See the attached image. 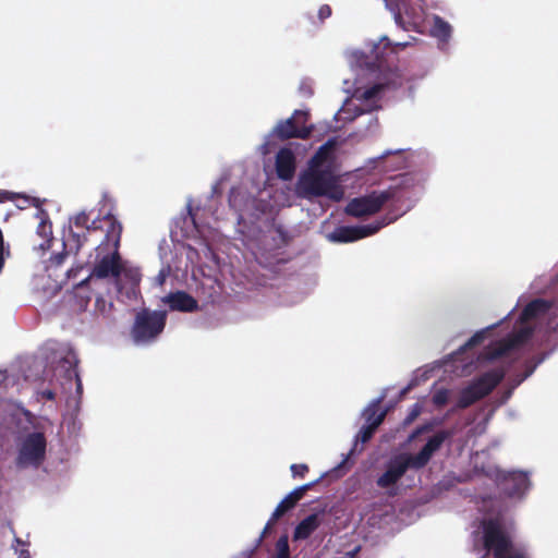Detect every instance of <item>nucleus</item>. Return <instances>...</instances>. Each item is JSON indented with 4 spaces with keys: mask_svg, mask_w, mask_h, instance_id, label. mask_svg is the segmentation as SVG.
Masks as SVG:
<instances>
[{
    "mask_svg": "<svg viewBox=\"0 0 558 558\" xmlns=\"http://www.w3.org/2000/svg\"><path fill=\"white\" fill-rule=\"evenodd\" d=\"M332 145L333 143L329 141L320 146L312 158L310 168L300 175L296 183L299 196L307 199L325 196L335 202L342 199L344 191L338 183L337 177L329 168L318 167Z\"/></svg>",
    "mask_w": 558,
    "mask_h": 558,
    "instance_id": "obj_1",
    "label": "nucleus"
},
{
    "mask_svg": "<svg viewBox=\"0 0 558 558\" xmlns=\"http://www.w3.org/2000/svg\"><path fill=\"white\" fill-rule=\"evenodd\" d=\"M450 437L451 433L449 430H439L427 440L416 454H401L392 459L388 463L387 470L377 478V486L388 488L397 484L409 468L422 469L426 466L433 454Z\"/></svg>",
    "mask_w": 558,
    "mask_h": 558,
    "instance_id": "obj_2",
    "label": "nucleus"
},
{
    "mask_svg": "<svg viewBox=\"0 0 558 558\" xmlns=\"http://www.w3.org/2000/svg\"><path fill=\"white\" fill-rule=\"evenodd\" d=\"M483 546L494 558H529L523 546H517L498 519L482 521Z\"/></svg>",
    "mask_w": 558,
    "mask_h": 558,
    "instance_id": "obj_3",
    "label": "nucleus"
},
{
    "mask_svg": "<svg viewBox=\"0 0 558 558\" xmlns=\"http://www.w3.org/2000/svg\"><path fill=\"white\" fill-rule=\"evenodd\" d=\"M505 375L504 368H495L472 380L460 391L456 409H466L488 396L502 381Z\"/></svg>",
    "mask_w": 558,
    "mask_h": 558,
    "instance_id": "obj_4",
    "label": "nucleus"
},
{
    "mask_svg": "<svg viewBox=\"0 0 558 558\" xmlns=\"http://www.w3.org/2000/svg\"><path fill=\"white\" fill-rule=\"evenodd\" d=\"M399 186H390L381 192L373 191L365 196L351 199L345 207V213L356 218L374 215L378 213L388 201L399 198Z\"/></svg>",
    "mask_w": 558,
    "mask_h": 558,
    "instance_id": "obj_5",
    "label": "nucleus"
},
{
    "mask_svg": "<svg viewBox=\"0 0 558 558\" xmlns=\"http://www.w3.org/2000/svg\"><path fill=\"white\" fill-rule=\"evenodd\" d=\"M167 314L162 311L142 310L136 314L132 336L137 342L155 340L165 329Z\"/></svg>",
    "mask_w": 558,
    "mask_h": 558,
    "instance_id": "obj_6",
    "label": "nucleus"
},
{
    "mask_svg": "<svg viewBox=\"0 0 558 558\" xmlns=\"http://www.w3.org/2000/svg\"><path fill=\"white\" fill-rule=\"evenodd\" d=\"M46 447L47 440L44 433L34 432L28 434L19 450L16 464L20 468L39 466L45 460Z\"/></svg>",
    "mask_w": 558,
    "mask_h": 558,
    "instance_id": "obj_7",
    "label": "nucleus"
},
{
    "mask_svg": "<svg viewBox=\"0 0 558 558\" xmlns=\"http://www.w3.org/2000/svg\"><path fill=\"white\" fill-rule=\"evenodd\" d=\"M70 223L75 228L81 229L82 232H76L70 227L69 235L64 241V246L69 247V252L77 254L82 246L87 242V234L90 231L102 229L99 218L94 219L89 223V215L86 211H80L70 219Z\"/></svg>",
    "mask_w": 558,
    "mask_h": 558,
    "instance_id": "obj_8",
    "label": "nucleus"
},
{
    "mask_svg": "<svg viewBox=\"0 0 558 558\" xmlns=\"http://www.w3.org/2000/svg\"><path fill=\"white\" fill-rule=\"evenodd\" d=\"M307 113L295 110L292 117L284 121H280L276 126V134L280 140L310 137L313 126H306Z\"/></svg>",
    "mask_w": 558,
    "mask_h": 558,
    "instance_id": "obj_9",
    "label": "nucleus"
},
{
    "mask_svg": "<svg viewBox=\"0 0 558 558\" xmlns=\"http://www.w3.org/2000/svg\"><path fill=\"white\" fill-rule=\"evenodd\" d=\"M111 250V252H107L95 263L88 276L90 280L93 278L106 279L109 277L118 279L122 275L123 265L119 248Z\"/></svg>",
    "mask_w": 558,
    "mask_h": 558,
    "instance_id": "obj_10",
    "label": "nucleus"
},
{
    "mask_svg": "<svg viewBox=\"0 0 558 558\" xmlns=\"http://www.w3.org/2000/svg\"><path fill=\"white\" fill-rule=\"evenodd\" d=\"M319 482L318 480H315L313 482L306 483L294 490H292L290 494H288L276 507L274 510L270 519L266 523L263 535L267 534L269 530L275 525V523L288 511L293 509L296 504L304 497V495L311 490L315 485H317Z\"/></svg>",
    "mask_w": 558,
    "mask_h": 558,
    "instance_id": "obj_11",
    "label": "nucleus"
},
{
    "mask_svg": "<svg viewBox=\"0 0 558 558\" xmlns=\"http://www.w3.org/2000/svg\"><path fill=\"white\" fill-rule=\"evenodd\" d=\"M99 220L104 226L101 230L105 231V238L96 248L97 256L109 248H119L123 230L121 222L111 213L104 215Z\"/></svg>",
    "mask_w": 558,
    "mask_h": 558,
    "instance_id": "obj_12",
    "label": "nucleus"
},
{
    "mask_svg": "<svg viewBox=\"0 0 558 558\" xmlns=\"http://www.w3.org/2000/svg\"><path fill=\"white\" fill-rule=\"evenodd\" d=\"M386 223L377 221L375 223H369L365 226H343L337 228L332 234L331 239L336 242L340 243H349L353 241H357L360 239L369 236L378 232Z\"/></svg>",
    "mask_w": 558,
    "mask_h": 558,
    "instance_id": "obj_13",
    "label": "nucleus"
},
{
    "mask_svg": "<svg viewBox=\"0 0 558 558\" xmlns=\"http://www.w3.org/2000/svg\"><path fill=\"white\" fill-rule=\"evenodd\" d=\"M163 302L167 303L171 311L191 313L198 308L197 301L185 291H175L169 293Z\"/></svg>",
    "mask_w": 558,
    "mask_h": 558,
    "instance_id": "obj_14",
    "label": "nucleus"
},
{
    "mask_svg": "<svg viewBox=\"0 0 558 558\" xmlns=\"http://www.w3.org/2000/svg\"><path fill=\"white\" fill-rule=\"evenodd\" d=\"M276 171L281 180H290L295 172V156L289 148H281L276 155Z\"/></svg>",
    "mask_w": 558,
    "mask_h": 558,
    "instance_id": "obj_15",
    "label": "nucleus"
},
{
    "mask_svg": "<svg viewBox=\"0 0 558 558\" xmlns=\"http://www.w3.org/2000/svg\"><path fill=\"white\" fill-rule=\"evenodd\" d=\"M89 282L90 277L85 278L71 292L72 306L78 312H84L92 300Z\"/></svg>",
    "mask_w": 558,
    "mask_h": 558,
    "instance_id": "obj_16",
    "label": "nucleus"
},
{
    "mask_svg": "<svg viewBox=\"0 0 558 558\" xmlns=\"http://www.w3.org/2000/svg\"><path fill=\"white\" fill-rule=\"evenodd\" d=\"M78 360L73 351H69L58 363V368L64 372V378L69 381L73 379L77 383V389H82L81 379L77 373Z\"/></svg>",
    "mask_w": 558,
    "mask_h": 558,
    "instance_id": "obj_17",
    "label": "nucleus"
},
{
    "mask_svg": "<svg viewBox=\"0 0 558 558\" xmlns=\"http://www.w3.org/2000/svg\"><path fill=\"white\" fill-rule=\"evenodd\" d=\"M320 525V520L317 513H312L303 519L294 529L293 539L308 538Z\"/></svg>",
    "mask_w": 558,
    "mask_h": 558,
    "instance_id": "obj_18",
    "label": "nucleus"
},
{
    "mask_svg": "<svg viewBox=\"0 0 558 558\" xmlns=\"http://www.w3.org/2000/svg\"><path fill=\"white\" fill-rule=\"evenodd\" d=\"M550 308L549 302L543 299H535L526 304L521 313L522 320H531L545 314Z\"/></svg>",
    "mask_w": 558,
    "mask_h": 558,
    "instance_id": "obj_19",
    "label": "nucleus"
},
{
    "mask_svg": "<svg viewBox=\"0 0 558 558\" xmlns=\"http://www.w3.org/2000/svg\"><path fill=\"white\" fill-rule=\"evenodd\" d=\"M505 481L511 483V487L508 488L509 496H515L522 494L527 488L529 478L526 474L522 472L509 473Z\"/></svg>",
    "mask_w": 558,
    "mask_h": 558,
    "instance_id": "obj_20",
    "label": "nucleus"
},
{
    "mask_svg": "<svg viewBox=\"0 0 558 558\" xmlns=\"http://www.w3.org/2000/svg\"><path fill=\"white\" fill-rule=\"evenodd\" d=\"M387 415V410H384L379 413V415L376 417V421L372 425H363L355 436V441H361L363 444L371 440L373 435L375 434L376 429L379 427V425L385 421V417Z\"/></svg>",
    "mask_w": 558,
    "mask_h": 558,
    "instance_id": "obj_21",
    "label": "nucleus"
},
{
    "mask_svg": "<svg viewBox=\"0 0 558 558\" xmlns=\"http://www.w3.org/2000/svg\"><path fill=\"white\" fill-rule=\"evenodd\" d=\"M451 26L439 16H435L432 27V35L442 43H447L451 36Z\"/></svg>",
    "mask_w": 558,
    "mask_h": 558,
    "instance_id": "obj_22",
    "label": "nucleus"
},
{
    "mask_svg": "<svg viewBox=\"0 0 558 558\" xmlns=\"http://www.w3.org/2000/svg\"><path fill=\"white\" fill-rule=\"evenodd\" d=\"M387 9L393 13L396 23L404 27L403 25V12L407 13V2L405 0H385Z\"/></svg>",
    "mask_w": 558,
    "mask_h": 558,
    "instance_id": "obj_23",
    "label": "nucleus"
},
{
    "mask_svg": "<svg viewBox=\"0 0 558 558\" xmlns=\"http://www.w3.org/2000/svg\"><path fill=\"white\" fill-rule=\"evenodd\" d=\"M114 305L112 302L106 301L101 295H98L95 300V314L104 317H110L112 315Z\"/></svg>",
    "mask_w": 558,
    "mask_h": 558,
    "instance_id": "obj_24",
    "label": "nucleus"
},
{
    "mask_svg": "<svg viewBox=\"0 0 558 558\" xmlns=\"http://www.w3.org/2000/svg\"><path fill=\"white\" fill-rule=\"evenodd\" d=\"M277 554L275 558H290V547L287 535H282L276 543Z\"/></svg>",
    "mask_w": 558,
    "mask_h": 558,
    "instance_id": "obj_25",
    "label": "nucleus"
},
{
    "mask_svg": "<svg viewBox=\"0 0 558 558\" xmlns=\"http://www.w3.org/2000/svg\"><path fill=\"white\" fill-rule=\"evenodd\" d=\"M512 348V342H500L496 348L488 352L487 359L493 361L506 355Z\"/></svg>",
    "mask_w": 558,
    "mask_h": 558,
    "instance_id": "obj_26",
    "label": "nucleus"
},
{
    "mask_svg": "<svg viewBox=\"0 0 558 558\" xmlns=\"http://www.w3.org/2000/svg\"><path fill=\"white\" fill-rule=\"evenodd\" d=\"M379 402L380 401L377 400L376 402H374L373 404L368 405L364 410L363 415L365 417V421H366L367 425H372L376 421V417L379 415V413L383 411L379 408Z\"/></svg>",
    "mask_w": 558,
    "mask_h": 558,
    "instance_id": "obj_27",
    "label": "nucleus"
},
{
    "mask_svg": "<svg viewBox=\"0 0 558 558\" xmlns=\"http://www.w3.org/2000/svg\"><path fill=\"white\" fill-rule=\"evenodd\" d=\"M449 401V390L448 389H439L433 395V403L437 408H441L446 405Z\"/></svg>",
    "mask_w": 558,
    "mask_h": 558,
    "instance_id": "obj_28",
    "label": "nucleus"
},
{
    "mask_svg": "<svg viewBox=\"0 0 558 558\" xmlns=\"http://www.w3.org/2000/svg\"><path fill=\"white\" fill-rule=\"evenodd\" d=\"M485 339V332L477 331L475 332L461 348L459 351H465L466 349H472L478 344H481Z\"/></svg>",
    "mask_w": 558,
    "mask_h": 558,
    "instance_id": "obj_29",
    "label": "nucleus"
},
{
    "mask_svg": "<svg viewBox=\"0 0 558 558\" xmlns=\"http://www.w3.org/2000/svg\"><path fill=\"white\" fill-rule=\"evenodd\" d=\"M385 88L384 84H375L368 88H366L363 93L361 98L364 100H372L376 98Z\"/></svg>",
    "mask_w": 558,
    "mask_h": 558,
    "instance_id": "obj_30",
    "label": "nucleus"
},
{
    "mask_svg": "<svg viewBox=\"0 0 558 558\" xmlns=\"http://www.w3.org/2000/svg\"><path fill=\"white\" fill-rule=\"evenodd\" d=\"M122 275L128 279L133 287H137L141 282V274L137 269L128 268L122 270Z\"/></svg>",
    "mask_w": 558,
    "mask_h": 558,
    "instance_id": "obj_31",
    "label": "nucleus"
},
{
    "mask_svg": "<svg viewBox=\"0 0 558 558\" xmlns=\"http://www.w3.org/2000/svg\"><path fill=\"white\" fill-rule=\"evenodd\" d=\"M421 412H422V405L420 403H414L411 407L407 417L404 418V424L409 425L412 422H414L417 418V416L421 414Z\"/></svg>",
    "mask_w": 558,
    "mask_h": 558,
    "instance_id": "obj_32",
    "label": "nucleus"
},
{
    "mask_svg": "<svg viewBox=\"0 0 558 558\" xmlns=\"http://www.w3.org/2000/svg\"><path fill=\"white\" fill-rule=\"evenodd\" d=\"M290 470H291L293 477H304L310 469H308L307 464L300 463V464H292L290 466Z\"/></svg>",
    "mask_w": 558,
    "mask_h": 558,
    "instance_id": "obj_33",
    "label": "nucleus"
},
{
    "mask_svg": "<svg viewBox=\"0 0 558 558\" xmlns=\"http://www.w3.org/2000/svg\"><path fill=\"white\" fill-rule=\"evenodd\" d=\"M331 8L328 4H323L318 10V19L324 22L331 15Z\"/></svg>",
    "mask_w": 558,
    "mask_h": 558,
    "instance_id": "obj_34",
    "label": "nucleus"
},
{
    "mask_svg": "<svg viewBox=\"0 0 558 558\" xmlns=\"http://www.w3.org/2000/svg\"><path fill=\"white\" fill-rule=\"evenodd\" d=\"M66 254H68L66 252H61V253L52 255L50 257L51 264L54 266H60L64 262Z\"/></svg>",
    "mask_w": 558,
    "mask_h": 558,
    "instance_id": "obj_35",
    "label": "nucleus"
},
{
    "mask_svg": "<svg viewBox=\"0 0 558 558\" xmlns=\"http://www.w3.org/2000/svg\"><path fill=\"white\" fill-rule=\"evenodd\" d=\"M14 196H15L14 193L0 190V203H4V202H8V201H13Z\"/></svg>",
    "mask_w": 558,
    "mask_h": 558,
    "instance_id": "obj_36",
    "label": "nucleus"
},
{
    "mask_svg": "<svg viewBox=\"0 0 558 558\" xmlns=\"http://www.w3.org/2000/svg\"><path fill=\"white\" fill-rule=\"evenodd\" d=\"M475 470L477 472H480L481 474L485 475V476H488V477H492L493 476V471L492 469H485L484 466H482L481 469L478 466H475Z\"/></svg>",
    "mask_w": 558,
    "mask_h": 558,
    "instance_id": "obj_37",
    "label": "nucleus"
},
{
    "mask_svg": "<svg viewBox=\"0 0 558 558\" xmlns=\"http://www.w3.org/2000/svg\"><path fill=\"white\" fill-rule=\"evenodd\" d=\"M43 396L47 399V400H54L56 398V393L52 391V390H46L43 392Z\"/></svg>",
    "mask_w": 558,
    "mask_h": 558,
    "instance_id": "obj_38",
    "label": "nucleus"
},
{
    "mask_svg": "<svg viewBox=\"0 0 558 558\" xmlns=\"http://www.w3.org/2000/svg\"><path fill=\"white\" fill-rule=\"evenodd\" d=\"M428 428H429L428 426H420V427H417V428L413 432V434H412V438H414V437L418 436L421 433H423V432L427 430Z\"/></svg>",
    "mask_w": 558,
    "mask_h": 558,
    "instance_id": "obj_39",
    "label": "nucleus"
},
{
    "mask_svg": "<svg viewBox=\"0 0 558 558\" xmlns=\"http://www.w3.org/2000/svg\"><path fill=\"white\" fill-rule=\"evenodd\" d=\"M17 558H31L28 550H21Z\"/></svg>",
    "mask_w": 558,
    "mask_h": 558,
    "instance_id": "obj_40",
    "label": "nucleus"
},
{
    "mask_svg": "<svg viewBox=\"0 0 558 558\" xmlns=\"http://www.w3.org/2000/svg\"><path fill=\"white\" fill-rule=\"evenodd\" d=\"M409 45H410V43L405 41V43H397L395 46H396V48L403 49V48L408 47Z\"/></svg>",
    "mask_w": 558,
    "mask_h": 558,
    "instance_id": "obj_41",
    "label": "nucleus"
},
{
    "mask_svg": "<svg viewBox=\"0 0 558 558\" xmlns=\"http://www.w3.org/2000/svg\"><path fill=\"white\" fill-rule=\"evenodd\" d=\"M189 215H190V218H191L193 225L196 227L195 215L193 214V210L191 207H189Z\"/></svg>",
    "mask_w": 558,
    "mask_h": 558,
    "instance_id": "obj_42",
    "label": "nucleus"
},
{
    "mask_svg": "<svg viewBox=\"0 0 558 558\" xmlns=\"http://www.w3.org/2000/svg\"><path fill=\"white\" fill-rule=\"evenodd\" d=\"M4 262H5V260L2 258V259H1V264H0V272H1V271H2V269H3Z\"/></svg>",
    "mask_w": 558,
    "mask_h": 558,
    "instance_id": "obj_43",
    "label": "nucleus"
},
{
    "mask_svg": "<svg viewBox=\"0 0 558 558\" xmlns=\"http://www.w3.org/2000/svg\"><path fill=\"white\" fill-rule=\"evenodd\" d=\"M159 279H160V282L162 283L163 279H165V275L162 272L159 274Z\"/></svg>",
    "mask_w": 558,
    "mask_h": 558,
    "instance_id": "obj_44",
    "label": "nucleus"
},
{
    "mask_svg": "<svg viewBox=\"0 0 558 558\" xmlns=\"http://www.w3.org/2000/svg\"><path fill=\"white\" fill-rule=\"evenodd\" d=\"M410 388H411V386H408L407 388H404V389L402 390V392H401V393H402V395L407 393V392L410 390Z\"/></svg>",
    "mask_w": 558,
    "mask_h": 558,
    "instance_id": "obj_45",
    "label": "nucleus"
},
{
    "mask_svg": "<svg viewBox=\"0 0 558 558\" xmlns=\"http://www.w3.org/2000/svg\"><path fill=\"white\" fill-rule=\"evenodd\" d=\"M376 59H377L378 65L381 66L383 61L378 57Z\"/></svg>",
    "mask_w": 558,
    "mask_h": 558,
    "instance_id": "obj_46",
    "label": "nucleus"
}]
</instances>
